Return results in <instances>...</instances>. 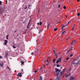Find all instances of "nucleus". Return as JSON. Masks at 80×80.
<instances>
[{
    "mask_svg": "<svg viewBox=\"0 0 80 80\" xmlns=\"http://www.w3.org/2000/svg\"><path fill=\"white\" fill-rule=\"evenodd\" d=\"M56 70V73H57L56 74V75H57V77L59 75V76L60 75H62V72H61V70L58 69H57L56 68H55Z\"/></svg>",
    "mask_w": 80,
    "mask_h": 80,
    "instance_id": "nucleus-1",
    "label": "nucleus"
},
{
    "mask_svg": "<svg viewBox=\"0 0 80 80\" xmlns=\"http://www.w3.org/2000/svg\"><path fill=\"white\" fill-rule=\"evenodd\" d=\"M73 49H74V48L71 47V48L68 51L67 53H68V52H72V50H73Z\"/></svg>",
    "mask_w": 80,
    "mask_h": 80,
    "instance_id": "nucleus-2",
    "label": "nucleus"
},
{
    "mask_svg": "<svg viewBox=\"0 0 80 80\" xmlns=\"http://www.w3.org/2000/svg\"><path fill=\"white\" fill-rule=\"evenodd\" d=\"M76 61H77L76 60H74L72 61V64H73V65H75V64H77L78 63V62H76Z\"/></svg>",
    "mask_w": 80,
    "mask_h": 80,
    "instance_id": "nucleus-3",
    "label": "nucleus"
},
{
    "mask_svg": "<svg viewBox=\"0 0 80 80\" xmlns=\"http://www.w3.org/2000/svg\"><path fill=\"white\" fill-rule=\"evenodd\" d=\"M17 76H18V77H21L22 76V75L21 73L20 72L18 73V75H17Z\"/></svg>",
    "mask_w": 80,
    "mask_h": 80,
    "instance_id": "nucleus-4",
    "label": "nucleus"
},
{
    "mask_svg": "<svg viewBox=\"0 0 80 80\" xmlns=\"http://www.w3.org/2000/svg\"><path fill=\"white\" fill-rule=\"evenodd\" d=\"M4 44L5 45H7V43L8 42V41H7V40H4Z\"/></svg>",
    "mask_w": 80,
    "mask_h": 80,
    "instance_id": "nucleus-5",
    "label": "nucleus"
},
{
    "mask_svg": "<svg viewBox=\"0 0 80 80\" xmlns=\"http://www.w3.org/2000/svg\"><path fill=\"white\" fill-rule=\"evenodd\" d=\"M76 43V42L75 41H73L71 43L72 45H74V44H75Z\"/></svg>",
    "mask_w": 80,
    "mask_h": 80,
    "instance_id": "nucleus-6",
    "label": "nucleus"
},
{
    "mask_svg": "<svg viewBox=\"0 0 80 80\" xmlns=\"http://www.w3.org/2000/svg\"><path fill=\"white\" fill-rule=\"evenodd\" d=\"M39 52V50H37L35 52V54L37 55V54H38V53Z\"/></svg>",
    "mask_w": 80,
    "mask_h": 80,
    "instance_id": "nucleus-7",
    "label": "nucleus"
},
{
    "mask_svg": "<svg viewBox=\"0 0 80 80\" xmlns=\"http://www.w3.org/2000/svg\"><path fill=\"white\" fill-rule=\"evenodd\" d=\"M61 58H60L59 59H58V60H57L58 62H61Z\"/></svg>",
    "mask_w": 80,
    "mask_h": 80,
    "instance_id": "nucleus-8",
    "label": "nucleus"
},
{
    "mask_svg": "<svg viewBox=\"0 0 80 80\" xmlns=\"http://www.w3.org/2000/svg\"><path fill=\"white\" fill-rule=\"evenodd\" d=\"M30 21H31V20H30L29 22L28 23V25L27 26V28H29V25L30 24Z\"/></svg>",
    "mask_w": 80,
    "mask_h": 80,
    "instance_id": "nucleus-9",
    "label": "nucleus"
},
{
    "mask_svg": "<svg viewBox=\"0 0 80 80\" xmlns=\"http://www.w3.org/2000/svg\"><path fill=\"white\" fill-rule=\"evenodd\" d=\"M74 79V77H70V80H73Z\"/></svg>",
    "mask_w": 80,
    "mask_h": 80,
    "instance_id": "nucleus-10",
    "label": "nucleus"
},
{
    "mask_svg": "<svg viewBox=\"0 0 80 80\" xmlns=\"http://www.w3.org/2000/svg\"><path fill=\"white\" fill-rule=\"evenodd\" d=\"M39 80H43L42 77L40 76Z\"/></svg>",
    "mask_w": 80,
    "mask_h": 80,
    "instance_id": "nucleus-11",
    "label": "nucleus"
},
{
    "mask_svg": "<svg viewBox=\"0 0 80 80\" xmlns=\"http://www.w3.org/2000/svg\"><path fill=\"white\" fill-rule=\"evenodd\" d=\"M60 80V79H59V78L58 77L57 78V79L56 80Z\"/></svg>",
    "mask_w": 80,
    "mask_h": 80,
    "instance_id": "nucleus-12",
    "label": "nucleus"
},
{
    "mask_svg": "<svg viewBox=\"0 0 80 80\" xmlns=\"http://www.w3.org/2000/svg\"><path fill=\"white\" fill-rule=\"evenodd\" d=\"M55 59L54 58L53 60V63H55Z\"/></svg>",
    "mask_w": 80,
    "mask_h": 80,
    "instance_id": "nucleus-13",
    "label": "nucleus"
},
{
    "mask_svg": "<svg viewBox=\"0 0 80 80\" xmlns=\"http://www.w3.org/2000/svg\"><path fill=\"white\" fill-rule=\"evenodd\" d=\"M8 35L6 36V37H7V40H8Z\"/></svg>",
    "mask_w": 80,
    "mask_h": 80,
    "instance_id": "nucleus-14",
    "label": "nucleus"
},
{
    "mask_svg": "<svg viewBox=\"0 0 80 80\" xmlns=\"http://www.w3.org/2000/svg\"><path fill=\"white\" fill-rule=\"evenodd\" d=\"M57 30V28H55L54 29V32H55Z\"/></svg>",
    "mask_w": 80,
    "mask_h": 80,
    "instance_id": "nucleus-15",
    "label": "nucleus"
},
{
    "mask_svg": "<svg viewBox=\"0 0 80 80\" xmlns=\"http://www.w3.org/2000/svg\"><path fill=\"white\" fill-rule=\"evenodd\" d=\"M7 68L8 70H11V69H10L8 67H7Z\"/></svg>",
    "mask_w": 80,
    "mask_h": 80,
    "instance_id": "nucleus-16",
    "label": "nucleus"
},
{
    "mask_svg": "<svg viewBox=\"0 0 80 80\" xmlns=\"http://www.w3.org/2000/svg\"><path fill=\"white\" fill-rule=\"evenodd\" d=\"M57 67H60V65L59 64H57Z\"/></svg>",
    "mask_w": 80,
    "mask_h": 80,
    "instance_id": "nucleus-17",
    "label": "nucleus"
},
{
    "mask_svg": "<svg viewBox=\"0 0 80 80\" xmlns=\"http://www.w3.org/2000/svg\"><path fill=\"white\" fill-rule=\"evenodd\" d=\"M49 25H50L49 24H48V26H47V29H48V26H49Z\"/></svg>",
    "mask_w": 80,
    "mask_h": 80,
    "instance_id": "nucleus-18",
    "label": "nucleus"
},
{
    "mask_svg": "<svg viewBox=\"0 0 80 80\" xmlns=\"http://www.w3.org/2000/svg\"><path fill=\"white\" fill-rule=\"evenodd\" d=\"M42 24V22H40V23H39L40 25H41Z\"/></svg>",
    "mask_w": 80,
    "mask_h": 80,
    "instance_id": "nucleus-19",
    "label": "nucleus"
},
{
    "mask_svg": "<svg viewBox=\"0 0 80 80\" xmlns=\"http://www.w3.org/2000/svg\"><path fill=\"white\" fill-rule=\"evenodd\" d=\"M27 6H26V7H25L24 8V9L26 10V9H27Z\"/></svg>",
    "mask_w": 80,
    "mask_h": 80,
    "instance_id": "nucleus-20",
    "label": "nucleus"
},
{
    "mask_svg": "<svg viewBox=\"0 0 80 80\" xmlns=\"http://www.w3.org/2000/svg\"><path fill=\"white\" fill-rule=\"evenodd\" d=\"M65 31L62 32V34H63L64 33H65Z\"/></svg>",
    "mask_w": 80,
    "mask_h": 80,
    "instance_id": "nucleus-21",
    "label": "nucleus"
},
{
    "mask_svg": "<svg viewBox=\"0 0 80 80\" xmlns=\"http://www.w3.org/2000/svg\"><path fill=\"white\" fill-rule=\"evenodd\" d=\"M73 34H76V31H74L73 32Z\"/></svg>",
    "mask_w": 80,
    "mask_h": 80,
    "instance_id": "nucleus-22",
    "label": "nucleus"
},
{
    "mask_svg": "<svg viewBox=\"0 0 80 80\" xmlns=\"http://www.w3.org/2000/svg\"><path fill=\"white\" fill-rule=\"evenodd\" d=\"M73 54H71L70 55V57H73Z\"/></svg>",
    "mask_w": 80,
    "mask_h": 80,
    "instance_id": "nucleus-23",
    "label": "nucleus"
},
{
    "mask_svg": "<svg viewBox=\"0 0 80 80\" xmlns=\"http://www.w3.org/2000/svg\"><path fill=\"white\" fill-rule=\"evenodd\" d=\"M64 27H65V26H63L61 28V29H62Z\"/></svg>",
    "mask_w": 80,
    "mask_h": 80,
    "instance_id": "nucleus-24",
    "label": "nucleus"
},
{
    "mask_svg": "<svg viewBox=\"0 0 80 80\" xmlns=\"http://www.w3.org/2000/svg\"><path fill=\"white\" fill-rule=\"evenodd\" d=\"M13 48L14 49L16 48V47H14V46H12Z\"/></svg>",
    "mask_w": 80,
    "mask_h": 80,
    "instance_id": "nucleus-25",
    "label": "nucleus"
},
{
    "mask_svg": "<svg viewBox=\"0 0 80 80\" xmlns=\"http://www.w3.org/2000/svg\"><path fill=\"white\" fill-rule=\"evenodd\" d=\"M70 21H69V22H68V24H67L66 26H67L68 25V24H69V23H70Z\"/></svg>",
    "mask_w": 80,
    "mask_h": 80,
    "instance_id": "nucleus-26",
    "label": "nucleus"
},
{
    "mask_svg": "<svg viewBox=\"0 0 80 80\" xmlns=\"http://www.w3.org/2000/svg\"><path fill=\"white\" fill-rule=\"evenodd\" d=\"M63 8V9H66V7H65V6H64Z\"/></svg>",
    "mask_w": 80,
    "mask_h": 80,
    "instance_id": "nucleus-27",
    "label": "nucleus"
},
{
    "mask_svg": "<svg viewBox=\"0 0 80 80\" xmlns=\"http://www.w3.org/2000/svg\"><path fill=\"white\" fill-rule=\"evenodd\" d=\"M31 54L32 55H34V53H33V52H32V53H31Z\"/></svg>",
    "mask_w": 80,
    "mask_h": 80,
    "instance_id": "nucleus-28",
    "label": "nucleus"
},
{
    "mask_svg": "<svg viewBox=\"0 0 80 80\" xmlns=\"http://www.w3.org/2000/svg\"><path fill=\"white\" fill-rule=\"evenodd\" d=\"M21 72H23V69H21Z\"/></svg>",
    "mask_w": 80,
    "mask_h": 80,
    "instance_id": "nucleus-29",
    "label": "nucleus"
},
{
    "mask_svg": "<svg viewBox=\"0 0 80 80\" xmlns=\"http://www.w3.org/2000/svg\"><path fill=\"white\" fill-rule=\"evenodd\" d=\"M78 16H80V13H78Z\"/></svg>",
    "mask_w": 80,
    "mask_h": 80,
    "instance_id": "nucleus-30",
    "label": "nucleus"
},
{
    "mask_svg": "<svg viewBox=\"0 0 80 80\" xmlns=\"http://www.w3.org/2000/svg\"><path fill=\"white\" fill-rule=\"evenodd\" d=\"M58 7L59 8H60V5H59Z\"/></svg>",
    "mask_w": 80,
    "mask_h": 80,
    "instance_id": "nucleus-31",
    "label": "nucleus"
},
{
    "mask_svg": "<svg viewBox=\"0 0 80 80\" xmlns=\"http://www.w3.org/2000/svg\"><path fill=\"white\" fill-rule=\"evenodd\" d=\"M65 69H64L63 70V72H65Z\"/></svg>",
    "mask_w": 80,
    "mask_h": 80,
    "instance_id": "nucleus-32",
    "label": "nucleus"
},
{
    "mask_svg": "<svg viewBox=\"0 0 80 80\" xmlns=\"http://www.w3.org/2000/svg\"><path fill=\"white\" fill-rule=\"evenodd\" d=\"M37 71H38V70H37L35 71H34V72L35 73H36V72H37Z\"/></svg>",
    "mask_w": 80,
    "mask_h": 80,
    "instance_id": "nucleus-33",
    "label": "nucleus"
},
{
    "mask_svg": "<svg viewBox=\"0 0 80 80\" xmlns=\"http://www.w3.org/2000/svg\"><path fill=\"white\" fill-rule=\"evenodd\" d=\"M21 63H22V64H23V63H24V62L23 61H21Z\"/></svg>",
    "mask_w": 80,
    "mask_h": 80,
    "instance_id": "nucleus-34",
    "label": "nucleus"
},
{
    "mask_svg": "<svg viewBox=\"0 0 80 80\" xmlns=\"http://www.w3.org/2000/svg\"><path fill=\"white\" fill-rule=\"evenodd\" d=\"M2 1H0V5H2Z\"/></svg>",
    "mask_w": 80,
    "mask_h": 80,
    "instance_id": "nucleus-35",
    "label": "nucleus"
},
{
    "mask_svg": "<svg viewBox=\"0 0 80 80\" xmlns=\"http://www.w3.org/2000/svg\"><path fill=\"white\" fill-rule=\"evenodd\" d=\"M58 63V61L57 60V62H56V63Z\"/></svg>",
    "mask_w": 80,
    "mask_h": 80,
    "instance_id": "nucleus-36",
    "label": "nucleus"
},
{
    "mask_svg": "<svg viewBox=\"0 0 80 80\" xmlns=\"http://www.w3.org/2000/svg\"><path fill=\"white\" fill-rule=\"evenodd\" d=\"M69 59V58H68L66 59V60H68Z\"/></svg>",
    "mask_w": 80,
    "mask_h": 80,
    "instance_id": "nucleus-37",
    "label": "nucleus"
},
{
    "mask_svg": "<svg viewBox=\"0 0 80 80\" xmlns=\"http://www.w3.org/2000/svg\"><path fill=\"white\" fill-rule=\"evenodd\" d=\"M14 32V33H16V32H17V30L15 31Z\"/></svg>",
    "mask_w": 80,
    "mask_h": 80,
    "instance_id": "nucleus-38",
    "label": "nucleus"
},
{
    "mask_svg": "<svg viewBox=\"0 0 80 80\" xmlns=\"http://www.w3.org/2000/svg\"><path fill=\"white\" fill-rule=\"evenodd\" d=\"M43 68H45V65H44V66L42 67Z\"/></svg>",
    "mask_w": 80,
    "mask_h": 80,
    "instance_id": "nucleus-39",
    "label": "nucleus"
},
{
    "mask_svg": "<svg viewBox=\"0 0 80 80\" xmlns=\"http://www.w3.org/2000/svg\"><path fill=\"white\" fill-rule=\"evenodd\" d=\"M37 24H38V25H40V24H39V22H38V23H37Z\"/></svg>",
    "mask_w": 80,
    "mask_h": 80,
    "instance_id": "nucleus-40",
    "label": "nucleus"
},
{
    "mask_svg": "<svg viewBox=\"0 0 80 80\" xmlns=\"http://www.w3.org/2000/svg\"><path fill=\"white\" fill-rule=\"evenodd\" d=\"M2 56H0V59H1V58H2Z\"/></svg>",
    "mask_w": 80,
    "mask_h": 80,
    "instance_id": "nucleus-41",
    "label": "nucleus"
},
{
    "mask_svg": "<svg viewBox=\"0 0 80 80\" xmlns=\"http://www.w3.org/2000/svg\"><path fill=\"white\" fill-rule=\"evenodd\" d=\"M74 29V28H72V30H73V29Z\"/></svg>",
    "mask_w": 80,
    "mask_h": 80,
    "instance_id": "nucleus-42",
    "label": "nucleus"
},
{
    "mask_svg": "<svg viewBox=\"0 0 80 80\" xmlns=\"http://www.w3.org/2000/svg\"><path fill=\"white\" fill-rule=\"evenodd\" d=\"M56 58H58V56H56Z\"/></svg>",
    "mask_w": 80,
    "mask_h": 80,
    "instance_id": "nucleus-43",
    "label": "nucleus"
},
{
    "mask_svg": "<svg viewBox=\"0 0 80 80\" xmlns=\"http://www.w3.org/2000/svg\"><path fill=\"white\" fill-rule=\"evenodd\" d=\"M47 62H48V59H47Z\"/></svg>",
    "mask_w": 80,
    "mask_h": 80,
    "instance_id": "nucleus-44",
    "label": "nucleus"
},
{
    "mask_svg": "<svg viewBox=\"0 0 80 80\" xmlns=\"http://www.w3.org/2000/svg\"><path fill=\"white\" fill-rule=\"evenodd\" d=\"M77 2H79L80 0H77Z\"/></svg>",
    "mask_w": 80,
    "mask_h": 80,
    "instance_id": "nucleus-45",
    "label": "nucleus"
},
{
    "mask_svg": "<svg viewBox=\"0 0 80 80\" xmlns=\"http://www.w3.org/2000/svg\"><path fill=\"white\" fill-rule=\"evenodd\" d=\"M62 2H64V0H61Z\"/></svg>",
    "mask_w": 80,
    "mask_h": 80,
    "instance_id": "nucleus-46",
    "label": "nucleus"
},
{
    "mask_svg": "<svg viewBox=\"0 0 80 80\" xmlns=\"http://www.w3.org/2000/svg\"><path fill=\"white\" fill-rule=\"evenodd\" d=\"M70 38H66V40H68V39H69Z\"/></svg>",
    "mask_w": 80,
    "mask_h": 80,
    "instance_id": "nucleus-47",
    "label": "nucleus"
},
{
    "mask_svg": "<svg viewBox=\"0 0 80 80\" xmlns=\"http://www.w3.org/2000/svg\"><path fill=\"white\" fill-rule=\"evenodd\" d=\"M7 1H6V4H7Z\"/></svg>",
    "mask_w": 80,
    "mask_h": 80,
    "instance_id": "nucleus-48",
    "label": "nucleus"
},
{
    "mask_svg": "<svg viewBox=\"0 0 80 80\" xmlns=\"http://www.w3.org/2000/svg\"><path fill=\"white\" fill-rule=\"evenodd\" d=\"M55 55H56V56H57V54H55Z\"/></svg>",
    "mask_w": 80,
    "mask_h": 80,
    "instance_id": "nucleus-49",
    "label": "nucleus"
},
{
    "mask_svg": "<svg viewBox=\"0 0 80 80\" xmlns=\"http://www.w3.org/2000/svg\"><path fill=\"white\" fill-rule=\"evenodd\" d=\"M7 55H6V56L7 57V55H8V54H7Z\"/></svg>",
    "mask_w": 80,
    "mask_h": 80,
    "instance_id": "nucleus-50",
    "label": "nucleus"
},
{
    "mask_svg": "<svg viewBox=\"0 0 80 80\" xmlns=\"http://www.w3.org/2000/svg\"><path fill=\"white\" fill-rule=\"evenodd\" d=\"M54 50H55V51H56V50H57V49H55Z\"/></svg>",
    "mask_w": 80,
    "mask_h": 80,
    "instance_id": "nucleus-51",
    "label": "nucleus"
},
{
    "mask_svg": "<svg viewBox=\"0 0 80 80\" xmlns=\"http://www.w3.org/2000/svg\"><path fill=\"white\" fill-rule=\"evenodd\" d=\"M1 65L2 67H3V65Z\"/></svg>",
    "mask_w": 80,
    "mask_h": 80,
    "instance_id": "nucleus-52",
    "label": "nucleus"
},
{
    "mask_svg": "<svg viewBox=\"0 0 80 80\" xmlns=\"http://www.w3.org/2000/svg\"><path fill=\"white\" fill-rule=\"evenodd\" d=\"M41 70H42V69H40V71H41Z\"/></svg>",
    "mask_w": 80,
    "mask_h": 80,
    "instance_id": "nucleus-53",
    "label": "nucleus"
},
{
    "mask_svg": "<svg viewBox=\"0 0 80 80\" xmlns=\"http://www.w3.org/2000/svg\"><path fill=\"white\" fill-rule=\"evenodd\" d=\"M17 72V71L15 70V72Z\"/></svg>",
    "mask_w": 80,
    "mask_h": 80,
    "instance_id": "nucleus-54",
    "label": "nucleus"
},
{
    "mask_svg": "<svg viewBox=\"0 0 80 80\" xmlns=\"http://www.w3.org/2000/svg\"><path fill=\"white\" fill-rule=\"evenodd\" d=\"M53 51H54V52H55V50L54 49L53 50Z\"/></svg>",
    "mask_w": 80,
    "mask_h": 80,
    "instance_id": "nucleus-55",
    "label": "nucleus"
},
{
    "mask_svg": "<svg viewBox=\"0 0 80 80\" xmlns=\"http://www.w3.org/2000/svg\"><path fill=\"white\" fill-rule=\"evenodd\" d=\"M71 70V69L70 68L69 69V70Z\"/></svg>",
    "mask_w": 80,
    "mask_h": 80,
    "instance_id": "nucleus-56",
    "label": "nucleus"
},
{
    "mask_svg": "<svg viewBox=\"0 0 80 80\" xmlns=\"http://www.w3.org/2000/svg\"><path fill=\"white\" fill-rule=\"evenodd\" d=\"M17 36H19V35H18V34H17Z\"/></svg>",
    "mask_w": 80,
    "mask_h": 80,
    "instance_id": "nucleus-57",
    "label": "nucleus"
},
{
    "mask_svg": "<svg viewBox=\"0 0 80 80\" xmlns=\"http://www.w3.org/2000/svg\"><path fill=\"white\" fill-rule=\"evenodd\" d=\"M40 69H41V70H42V68H41Z\"/></svg>",
    "mask_w": 80,
    "mask_h": 80,
    "instance_id": "nucleus-58",
    "label": "nucleus"
},
{
    "mask_svg": "<svg viewBox=\"0 0 80 80\" xmlns=\"http://www.w3.org/2000/svg\"><path fill=\"white\" fill-rule=\"evenodd\" d=\"M79 10L80 11V8L79 9Z\"/></svg>",
    "mask_w": 80,
    "mask_h": 80,
    "instance_id": "nucleus-59",
    "label": "nucleus"
},
{
    "mask_svg": "<svg viewBox=\"0 0 80 80\" xmlns=\"http://www.w3.org/2000/svg\"><path fill=\"white\" fill-rule=\"evenodd\" d=\"M30 5H29V7H30Z\"/></svg>",
    "mask_w": 80,
    "mask_h": 80,
    "instance_id": "nucleus-60",
    "label": "nucleus"
},
{
    "mask_svg": "<svg viewBox=\"0 0 80 80\" xmlns=\"http://www.w3.org/2000/svg\"><path fill=\"white\" fill-rule=\"evenodd\" d=\"M46 65H48V64H47Z\"/></svg>",
    "mask_w": 80,
    "mask_h": 80,
    "instance_id": "nucleus-61",
    "label": "nucleus"
},
{
    "mask_svg": "<svg viewBox=\"0 0 80 80\" xmlns=\"http://www.w3.org/2000/svg\"><path fill=\"white\" fill-rule=\"evenodd\" d=\"M39 48H40V47H39Z\"/></svg>",
    "mask_w": 80,
    "mask_h": 80,
    "instance_id": "nucleus-62",
    "label": "nucleus"
},
{
    "mask_svg": "<svg viewBox=\"0 0 80 80\" xmlns=\"http://www.w3.org/2000/svg\"><path fill=\"white\" fill-rule=\"evenodd\" d=\"M59 53H60V52H59V53H58V54H59Z\"/></svg>",
    "mask_w": 80,
    "mask_h": 80,
    "instance_id": "nucleus-63",
    "label": "nucleus"
},
{
    "mask_svg": "<svg viewBox=\"0 0 80 80\" xmlns=\"http://www.w3.org/2000/svg\"><path fill=\"white\" fill-rule=\"evenodd\" d=\"M25 23V22H23V23Z\"/></svg>",
    "mask_w": 80,
    "mask_h": 80,
    "instance_id": "nucleus-64",
    "label": "nucleus"
}]
</instances>
